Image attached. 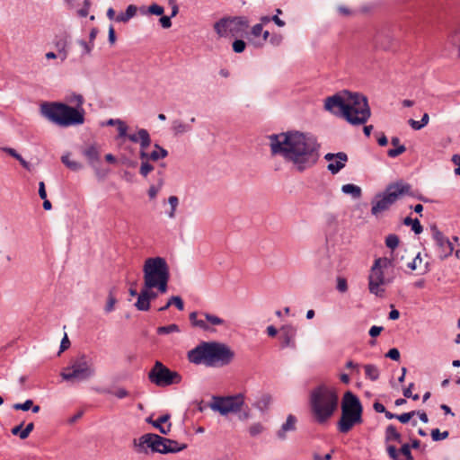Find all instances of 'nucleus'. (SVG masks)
<instances>
[{
	"label": "nucleus",
	"mask_w": 460,
	"mask_h": 460,
	"mask_svg": "<svg viewBox=\"0 0 460 460\" xmlns=\"http://www.w3.org/2000/svg\"><path fill=\"white\" fill-rule=\"evenodd\" d=\"M272 155H279L298 172L314 167L320 157L317 138L299 131H288L269 137Z\"/></svg>",
	"instance_id": "nucleus-1"
},
{
	"label": "nucleus",
	"mask_w": 460,
	"mask_h": 460,
	"mask_svg": "<svg viewBox=\"0 0 460 460\" xmlns=\"http://www.w3.org/2000/svg\"><path fill=\"white\" fill-rule=\"evenodd\" d=\"M324 109L352 125L365 124L371 115L367 99L359 93L341 91L324 101Z\"/></svg>",
	"instance_id": "nucleus-2"
},
{
	"label": "nucleus",
	"mask_w": 460,
	"mask_h": 460,
	"mask_svg": "<svg viewBox=\"0 0 460 460\" xmlns=\"http://www.w3.org/2000/svg\"><path fill=\"white\" fill-rule=\"evenodd\" d=\"M310 411L314 420L319 425L329 422L339 407V395L335 387L320 385L309 395Z\"/></svg>",
	"instance_id": "nucleus-3"
},
{
	"label": "nucleus",
	"mask_w": 460,
	"mask_h": 460,
	"mask_svg": "<svg viewBox=\"0 0 460 460\" xmlns=\"http://www.w3.org/2000/svg\"><path fill=\"white\" fill-rule=\"evenodd\" d=\"M234 356V352L226 345L216 341H202L188 352L190 362L207 367L228 365Z\"/></svg>",
	"instance_id": "nucleus-4"
},
{
	"label": "nucleus",
	"mask_w": 460,
	"mask_h": 460,
	"mask_svg": "<svg viewBox=\"0 0 460 460\" xmlns=\"http://www.w3.org/2000/svg\"><path fill=\"white\" fill-rule=\"evenodd\" d=\"M397 263V259L393 254L391 257H381L375 260L368 275V289L371 294L379 297L385 296V287L391 284L395 279Z\"/></svg>",
	"instance_id": "nucleus-5"
},
{
	"label": "nucleus",
	"mask_w": 460,
	"mask_h": 460,
	"mask_svg": "<svg viewBox=\"0 0 460 460\" xmlns=\"http://www.w3.org/2000/svg\"><path fill=\"white\" fill-rule=\"evenodd\" d=\"M42 115L58 126L67 128L84 122V110L62 102H44L40 106Z\"/></svg>",
	"instance_id": "nucleus-6"
},
{
	"label": "nucleus",
	"mask_w": 460,
	"mask_h": 460,
	"mask_svg": "<svg viewBox=\"0 0 460 460\" xmlns=\"http://www.w3.org/2000/svg\"><path fill=\"white\" fill-rule=\"evenodd\" d=\"M143 279L145 287L155 288L161 294L168 290L170 279V268L163 257L147 258L143 265Z\"/></svg>",
	"instance_id": "nucleus-7"
},
{
	"label": "nucleus",
	"mask_w": 460,
	"mask_h": 460,
	"mask_svg": "<svg viewBox=\"0 0 460 460\" xmlns=\"http://www.w3.org/2000/svg\"><path fill=\"white\" fill-rule=\"evenodd\" d=\"M408 195L422 199L421 197L416 196L409 183L399 181L389 184L383 193L375 196L371 201V214L378 217L381 214L387 211L393 204H394L401 197Z\"/></svg>",
	"instance_id": "nucleus-8"
},
{
	"label": "nucleus",
	"mask_w": 460,
	"mask_h": 460,
	"mask_svg": "<svg viewBox=\"0 0 460 460\" xmlns=\"http://www.w3.org/2000/svg\"><path fill=\"white\" fill-rule=\"evenodd\" d=\"M341 414L337 422L339 432L346 434L354 426L363 422V407L359 399L350 391H347L341 399Z\"/></svg>",
	"instance_id": "nucleus-9"
},
{
	"label": "nucleus",
	"mask_w": 460,
	"mask_h": 460,
	"mask_svg": "<svg viewBox=\"0 0 460 460\" xmlns=\"http://www.w3.org/2000/svg\"><path fill=\"white\" fill-rule=\"evenodd\" d=\"M385 445L391 460H414L409 443H402V436L393 424L385 430Z\"/></svg>",
	"instance_id": "nucleus-10"
},
{
	"label": "nucleus",
	"mask_w": 460,
	"mask_h": 460,
	"mask_svg": "<svg viewBox=\"0 0 460 460\" xmlns=\"http://www.w3.org/2000/svg\"><path fill=\"white\" fill-rule=\"evenodd\" d=\"M95 375L93 359L86 354H79L74 358L70 366L64 368L61 377L66 381L87 380Z\"/></svg>",
	"instance_id": "nucleus-11"
},
{
	"label": "nucleus",
	"mask_w": 460,
	"mask_h": 460,
	"mask_svg": "<svg viewBox=\"0 0 460 460\" xmlns=\"http://www.w3.org/2000/svg\"><path fill=\"white\" fill-rule=\"evenodd\" d=\"M249 27V21L243 16L225 17L214 24V30L220 38L242 36Z\"/></svg>",
	"instance_id": "nucleus-12"
},
{
	"label": "nucleus",
	"mask_w": 460,
	"mask_h": 460,
	"mask_svg": "<svg viewBox=\"0 0 460 460\" xmlns=\"http://www.w3.org/2000/svg\"><path fill=\"white\" fill-rule=\"evenodd\" d=\"M148 378L151 383L160 387L179 384L181 381V376L178 372L172 371L160 361L155 363L148 373Z\"/></svg>",
	"instance_id": "nucleus-13"
},
{
	"label": "nucleus",
	"mask_w": 460,
	"mask_h": 460,
	"mask_svg": "<svg viewBox=\"0 0 460 460\" xmlns=\"http://www.w3.org/2000/svg\"><path fill=\"white\" fill-rule=\"evenodd\" d=\"M244 402L243 395L237 394L228 397H214L210 408L222 415L238 411Z\"/></svg>",
	"instance_id": "nucleus-14"
},
{
	"label": "nucleus",
	"mask_w": 460,
	"mask_h": 460,
	"mask_svg": "<svg viewBox=\"0 0 460 460\" xmlns=\"http://www.w3.org/2000/svg\"><path fill=\"white\" fill-rule=\"evenodd\" d=\"M432 236L438 247L439 248V257L445 259L450 256L454 251L453 243L446 237L438 228L434 226L431 227Z\"/></svg>",
	"instance_id": "nucleus-15"
},
{
	"label": "nucleus",
	"mask_w": 460,
	"mask_h": 460,
	"mask_svg": "<svg viewBox=\"0 0 460 460\" xmlns=\"http://www.w3.org/2000/svg\"><path fill=\"white\" fill-rule=\"evenodd\" d=\"M324 159L330 164H328V170L332 173H338L343 169L348 161V155L344 152H339L336 154L328 153L324 155Z\"/></svg>",
	"instance_id": "nucleus-16"
},
{
	"label": "nucleus",
	"mask_w": 460,
	"mask_h": 460,
	"mask_svg": "<svg viewBox=\"0 0 460 460\" xmlns=\"http://www.w3.org/2000/svg\"><path fill=\"white\" fill-rule=\"evenodd\" d=\"M155 434L147 433L141 436L138 439H134V447L137 453H146L147 448L154 452Z\"/></svg>",
	"instance_id": "nucleus-17"
},
{
	"label": "nucleus",
	"mask_w": 460,
	"mask_h": 460,
	"mask_svg": "<svg viewBox=\"0 0 460 460\" xmlns=\"http://www.w3.org/2000/svg\"><path fill=\"white\" fill-rule=\"evenodd\" d=\"M296 335V328L293 325H285L280 329L279 339L281 341V347H295V337Z\"/></svg>",
	"instance_id": "nucleus-18"
},
{
	"label": "nucleus",
	"mask_w": 460,
	"mask_h": 460,
	"mask_svg": "<svg viewBox=\"0 0 460 460\" xmlns=\"http://www.w3.org/2000/svg\"><path fill=\"white\" fill-rule=\"evenodd\" d=\"M127 137L133 143H139L140 150L148 148L149 146L151 145L150 135L148 131L145 128H140L137 133L129 134L127 136Z\"/></svg>",
	"instance_id": "nucleus-19"
},
{
	"label": "nucleus",
	"mask_w": 460,
	"mask_h": 460,
	"mask_svg": "<svg viewBox=\"0 0 460 460\" xmlns=\"http://www.w3.org/2000/svg\"><path fill=\"white\" fill-rule=\"evenodd\" d=\"M155 447L154 452H158L161 454H167V453H177L179 452V448L173 447V448H167V444H174L175 440H172L169 438H163L157 434H155Z\"/></svg>",
	"instance_id": "nucleus-20"
},
{
	"label": "nucleus",
	"mask_w": 460,
	"mask_h": 460,
	"mask_svg": "<svg viewBox=\"0 0 460 460\" xmlns=\"http://www.w3.org/2000/svg\"><path fill=\"white\" fill-rule=\"evenodd\" d=\"M155 149L152 152H147V148L140 150L139 157L141 160H152L157 161L159 159L164 158L168 155L167 150L161 147L158 145L155 146Z\"/></svg>",
	"instance_id": "nucleus-21"
},
{
	"label": "nucleus",
	"mask_w": 460,
	"mask_h": 460,
	"mask_svg": "<svg viewBox=\"0 0 460 460\" xmlns=\"http://www.w3.org/2000/svg\"><path fill=\"white\" fill-rule=\"evenodd\" d=\"M170 415L164 414L160 416L157 420H152L151 418L147 419V421L151 423L155 429H157L162 434L167 435L171 430Z\"/></svg>",
	"instance_id": "nucleus-22"
},
{
	"label": "nucleus",
	"mask_w": 460,
	"mask_h": 460,
	"mask_svg": "<svg viewBox=\"0 0 460 460\" xmlns=\"http://www.w3.org/2000/svg\"><path fill=\"white\" fill-rule=\"evenodd\" d=\"M296 418L289 414L285 423L282 424L280 429L277 432V436L279 439H286V433L288 431H294L296 429Z\"/></svg>",
	"instance_id": "nucleus-23"
},
{
	"label": "nucleus",
	"mask_w": 460,
	"mask_h": 460,
	"mask_svg": "<svg viewBox=\"0 0 460 460\" xmlns=\"http://www.w3.org/2000/svg\"><path fill=\"white\" fill-rule=\"evenodd\" d=\"M83 155L86 157L89 164H93L100 159V150L96 144L90 145L83 150Z\"/></svg>",
	"instance_id": "nucleus-24"
},
{
	"label": "nucleus",
	"mask_w": 460,
	"mask_h": 460,
	"mask_svg": "<svg viewBox=\"0 0 460 460\" xmlns=\"http://www.w3.org/2000/svg\"><path fill=\"white\" fill-rule=\"evenodd\" d=\"M171 129L174 136H180L187 132H190L192 129V127L190 126V124L177 119L172 121Z\"/></svg>",
	"instance_id": "nucleus-25"
},
{
	"label": "nucleus",
	"mask_w": 460,
	"mask_h": 460,
	"mask_svg": "<svg viewBox=\"0 0 460 460\" xmlns=\"http://www.w3.org/2000/svg\"><path fill=\"white\" fill-rule=\"evenodd\" d=\"M135 306L139 311H148L150 309V303L147 296V289H143L137 296V300L135 303Z\"/></svg>",
	"instance_id": "nucleus-26"
},
{
	"label": "nucleus",
	"mask_w": 460,
	"mask_h": 460,
	"mask_svg": "<svg viewBox=\"0 0 460 460\" xmlns=\"http://www.w3.org/2000/svg\"><path fill=\"white\" fill-rule=\"evenodd\" d=\"M447 42L457 48L460 54V24L454 28L448 35Z\"/></svg>",
	"instance_id": "nucleus-27"
},
{
	"label": "nucleus",
	"mask_w": 460,
	"mask_h": 460,
	"mask_svg": "<svg viewBox=\"0 0 460 460\" xmlns=\"http://www.w3.org/2000/svg\"><path fill=\"white\" fill-rule=\"evenodd\" d=\"M272 402L271 395L269 394H261L255 402V407L260 411H264L269 408Z\"/></svg>",
	"instance_id": "nucleus-28"
},
{
	"label": "nucleus",
	"mask_w": 460,
	"mask_h": 460,
	"mask_svg": "<svg viewBox=\"0 0 460 460\" xmlns=\"http://www.w3.org/2000/svg\"><path fill=\"white\" fill-rule=\"evenodd\" d=\"M198 313L192 312L190 314V321L193 326L199 327L203 331H210L209 325L205 322L204 319H198Z\"/></svg>",
	"instance_id": "nucleus-29"
},
{
	"label": "nucleus",
	"mask_w": 460,
	"mask_h": 460,
	"mask_svg": "<svg viewBox=\"0 0 460 460\" xmlns=\"http://www.w3.org/2000/svg\"><path fill=\"white\" fill-rule=\"evenodd\" d=\"M341 190L345 194H349L355 199H358L361 196V189L360 187L348 183L341 187Z\"/></svg>",
	"instance_id": "nucleus-30"
},
{
	"label": "nucleus",
	"mask_w": 460,
	"mask_h": 460,
	"mask_svg": "<svg viewBox=\"0 0 460 460\" xmlns=\"http://www.w3.org/2000/svg\"><path fill=\"white\" fill-rule=\"evenodd\" d=\"M365 375L367 378H369L372 381H376L379 378V369L376 366L367 364L364 366Z\"/></svg>",
	"instance_id": "nucleus-31"
},
{
	"label": "nucleus",
	"mask_w": 460,
	"mask_h": 460,
	"mask_svg": "<svg viewBox=\"0 0 460 460\" xmlns=\"http://www.w3.org/2000/svg\"><path fill=\"white\" fill-rule=\"evenodd\" d=\"M61 161L67 168H69L72 171L77 172L83 168L81 163L70 160L69 155H62Z\"/></svg>",
	"instance_id": "nucleus-32"
},
{
	"label": "nucleus",
	"mask_w": 460,
	"mask_h": 460,
	"mask_svg": "<svg viewBox=\"0 0 460 460\" xmlns=\"http://www.w3.org/2000/svg\"><path fill=\"white\" fill-rule=\"evenodd\" d=\"M200 315L204 317L205 322L212 325H224L226 321L217 315L208 313H200Z\"/></svg>",
	"instance_id": "nucleus-33"
},
{
	"label": "nucleus",
	"mask_w": 460,
	"mask_h": 460,
	"mask_svg": "<svg viewBox=\"0 0 460 460\" xmlns=\"http://www.w3.org/2000/svg\"><path fill=\"white\" fill-rule=\"evenodd\" d=\"M403 224L405 226H411L412 231L417 234H420L423 230L422 226L417 218L412 219L410 217H407L404 218Z\"/></svg>",
	"instance_id": "nucleus-34"
},
{
	"label": "nucleus",
	"mask_w": 460,
	"mask_h": 460,
	"mask_svg": "<svg viewBox=\"0 0 460 460\" xmlns=\"http://www.w3.org/2000/svg\"><path fill=\"white\" fill-rule=\"evenodd\" d=\"M4 151L6 152L8 155L15 158L20 162L22 166L27 170H31V165L28 162H26L13 148L6 147L4 148Z\"/></svg>",
	"instance_id": "nucleus-35"
},
{
	"label": "nucleus",
	"mask_w": 460,
	"mask_h": 460,
	"mask_svg": "<svg viewBox=\"0 0 460 460\" xmlns=\"http://www.w3.org/2000/svg\"><path fill=\"white\" fill-rule=\"evenodd\" d=\"M385 244L388 248L391 249L390 256L392 255L395 257L394 255V249L398 247L399 244V237L396 234H389L385 238Z\"/></svg>",
	"instance_id": "nucleus-36"
},
{
	"label": "nucleus",
	"mask_w": 460,
	"mask_h": 460,
	"mask_svg": "<svg viewBox=\"0 0 460 460\" xmlns=\"http://www.w3.org/2000/svg\"><path fill=\"white\" fill-rule=\"evenodd\" d=\"M180 328L177 324L172 323L166 326H160L157 328L156 332L160 335L169 334L172 332H179Z\"/></svg>",
	"instance_id": "nucleus-37"
},
{
	"label": "nucleus",
	"mask_w": 460,
	"mask_h": 460,
	"mask_svg": "<svg viewBox=\"0 0 460 460\" xmlns=\"http://www.w3.org/2000/svg\"><path fill=\"white\" fill-rule=\"evenodd\" d=\"M168 203L170 205V210L167 212V215L170 218H174L175 212L179 205V199L176 196H170L168 199Z\"/></svg>",
	"instance_id": "nucleus-38"
},
{
	"label": "nucleus",
	"mask_w": 460,
	"mask_h": 460,
	"mask_svg": "<svg viewBox=\"0 0 460 460\" xmlns=\"http://www.w3.org/2000/svg\"><path fill=\"white\" fill-rule=\"evenodd\" d=\"M171 305H174L180 311H182L184 309L183 300L179 296H172L169 298V300L167 301V306Z\"/></svg>",
	"instance_id": "nucleus-39"
},
{
	"label": "nucleus",
	"mask_w": 460,
	"mask_h": 460,
	"mask_svg": "<svg viewBox=\"0 0 460 460\" xmlns=\"http://www.w3.org/2000/svg\"><path fill=\"white\" fill-rule=\"evenodd\" d=\"M164 185V179L162 177H160L158 180H157V184L156 185H151L149 190H148V196L150 199H155L158 192L160 191L161 188L163 187Z\"/></svg>",
	"instance_id": "nucleus-40"
},
{
	"label": "nucleus",
	"mask_w": 460,
	"mask_h": 460,
	"mask_svg": "<svg viewBox=\"0 0 460 460\" xmlns=\"http://www.w3.org/2000/svg\"><path fill=\"white\" fill-rule=\"evenodd\" d=\"M58 49V57L60 58L61 61H65L67 58V50H66V41H58L56 44Z\"/></svg>",
	"instance_id": "nucleus-41"
},
{
	"label": "nucleus",
	"mask_w": 460,
	"mask_h": 460,
	"mask_svg": "<svg viewBox=\"0 0 460 460\" xmlns=\"http://www.w3.org/2000/svg\"><path fill=\"white\" fill-rule=\"evenodd\" d=\"M264 431V427L261 423L256 422L249 427V433L252 437H256Z\"/></svg>",
	"instance_id": "nucleus-42"
},
{
	"label": "nucleus",
	"mask_w": 460,
	"mask_h": 460,
	"mask_svg": "<svg viewBox=\"0 0 460 460\" xmlns=\"http://www.w3.org/2000/svg\"><path fill=\"white\" fill-rule=\"evenodd\" d=\"M67 102L72 104H75V108L83 109L82 105L84 103V98L80 94L73 93L71 96L67 98Z\"/></svg>",
	"instance_id": "nucleus-43"
},
{
	"label": "nucleus",
	"mask_w": 460,
	"mask_h": 460,
	"mask_svg": "<svg viewBox=\"0 0 460 460\" xmlns=\"http://www.w3.org/2000/svg\"><path fill=\"white\" fill-rule=\"evenodd\" d=\"M448 431L440 432L438 429H434L431 430V438L434 441L446 439L447 438H448Z\"/></svg>",
	"instance_id": "nucleus-44"
},
{
	"label": "nucleus",
	"mask_w": 460,
	"mask_h": 460,
	"mask_svg": "<svg viewBox=\"0 0 460 460\" xmlns=\"http://www.w3.org/2000/svg\"><path fill=\"white\" fill-rule=\"evenodd\" d=\"M153 170H154V167L152 164H150L148 163V160H143L140 169H139V173L143 177H146L148 175V173L151 172Z\"/></svg>",
	"instance_id": "nucleus-45"
},
{
	"label": "nucleus",
	"mask_w": 460,
	"mask_h": 460,
	"mask_svg": "<svg viewBox=\"0 0 460 460\" xmlns=\"http://www.w3.org/2000/svg\"><path fill=\"white\" fill-rule=\"evenodd\" d=\"M416 415V411H409V412H405V413H402V414H397V417L396 419L401 422V423H407L409 422L412 417H414Z\"/></svg>",
	"instance_id": "nucleus-46"
},
{
	"label": "nucleus",
	"mask_w": 460,
	"mask_h": 460,
	"mask_svg": "<svg viewBox=\"0 0 460 460\" xmlns=\"http://www.w3.org/2000/svg\"><path fill=\"white\" fill-rule=\"evenodd\" d=\"M117 303V299L116 297L112 295V292L111 291L110 294H109V296H108V300H107V304L105 305V312L106 313H111V311L114 310V305L115 304Z\"/></svg>",
	"instance_id": "nucleus-47"
},
{
	"label": "nucleus",
	"mask_w": 460,
	"mask_h": 460,
	"mask_svg": "<svg viewBox=\"0 0 460 460\" xmlns=\"http://www.w3.org/2000/svg\"><path fill=\"white\" fill-rule=\"evenodd\" d=\"M406 150L405 146H397L395 148L389 149L387 155L389 157L394 158L404 153Z\"/></svg>",
	"instance_id": "nucleus-48"
},
{
	"label": "nucleus",
	"mask_w": 460,
	"mask_h": 460,
	"mask_svg": "<svg viewBox=\"0 0 460 460\" xmlns=\"http://www.w3.org/2000/svg\"><path fill=\"white\" fill-rule=\"evenodd\" d=\"M33 405V402L31 399L26 400L22 403H14L13 408L14 410L29 411Z\"/></svg>",
	"instance_id": "nucleus-49"
},
{
	"label": "nucleus",
	"mask_w": 460,
	"mask_h": 460,
	"mask_svg": "<svg viewBox=\"0 0 460 460\" xmlns=\"http://www.w3.org/2000/svg\"><path fill=\"white\" fill-rule=\"evenodd\" d=\"M245 47H246V44L243 40H235L234 42H233V50L235 52V53H242L244 51L245 49Z\"/></svg>",
	"instance_id": "nucleus-50"
},
{
	"label": "nucleus",
	"mask_w": 460,
	"mask_h": 460,
	"mask_svg": "<svg viewBox=\"0 0 460 460\" xmlns=\"http://www.w3.org/2000/svg\"><path fill=\"white\" fill-rule=\"evenodd\" d=\"M117 127H118V132H119L118 137H119V138L127 137V136H128V134H127V130H128L127 124L123 120L120 119L119 124L117 125Z\"/></svg>",
	"instance_id": "nucleus-51"
},
{
	"label": "nucleus",
	"mask_w": 460,
	"mask_h": 460,
	"mask_svg": "<svg viewBox=\"0 0 460 460\" xmlns=\"http://www.w3.org/2000/svg\"><path fill=\"white\" fill-rule=\"evenodd\" d=\"M148 13L155 15H162L164 8L156 4H153L148 7Z\"/></svg>",
	"instance_id": "nucleus-52"
},
{
	"label": "nucleus",
	"mask_w": 460,
	"mask_h": 460,
	"mask_svg": "<svg viewBox=\"0 0 460 460\" xmlns=\"http://www.w3.org/2000/svg\"><path fill=\"white\" fill-rule=\"evenodd\" d=\"M78 44L83 48V54H90L93 48V43H87L83 40H78Z\"/></svg>",
	"instance_id": "nucleus-53"
},
{
	"label": "nucleus",
	"mask_w": 460,
	"mask_h": 460,
	"mask_svg": "<svg viewBox=\"0 0 460 460\" xmlns=\"http://www.w3.org/2000/svg\"><path fill=\"white\" fill-rule=\"evenodd\" d=\"M269 40H270V43L272 44L273 46H279L282 43L283 36L281 34L273 33L270 37Z\"/></svg>",
	"instance_id": "nucleus-54"
},
{
	"label": "nucleus",
	"mask_w": 460,
	"mask_h": 460,
	"mask_svg": "<svg viewBox=\"0 0 460 460\" xmlns=\"http://www.w3.org/2000/svg\"><path fill=\"white\" fill-rule=\"evenodd\" d=\"M137 11V7L134 4H129L125 12L126 18L129 21L131 18H133Z\"/></svg>",
	"instance_id": "nucleus-55"
},
{
	"label": "nucleus",
	"mask_w": 460,
	"mask_h": 460,
	"mask_svg": "<svg viewBox=\"0 0 460 460\" xmlns=\"http://www.w3.org/2000/svg\"><path fill=\"white\" fill-rule=\"evenodd\" d=\"M91 6L90 0H84V7L78 11V15L81 17H85L88 15L89 9Z\"/></svg>",
	"instance_id": "nucleus-56"
},
{
	"label": "nucleus",
	"mask_w": 460,
	"mask_h": 460,
	"mask_svg": "<svg viewBox=\"0 0 460 460\" xmlns=\"http://www.w3.org/2000/svg\"><path fill=\"white\" fill-rule=\"evenodd\" d=\"M420 253H418L414 259L407 264V267L411 270H414L418 268L419 264L421 262Z\"/></svg>",
	"instance_id": "nucleus-57"
},
{
	"label": "nucleus",
	"mask_w": 460,
	"mask_h": 460,
	"mask_svg": "<svg viewBox=\"0 0 460 460\" xmlns=\"http://www.w3.org/2000/svg\"><path fill=\"white\" fill-rule=\"evenodd\" d=\"M34 424L32 422L29 423L25 429L21 433V438L25 439L29 437L30 433L33 430Z\"/></svg>",
	"instance_id": "nucleus-58"
},
{
	"label": "nucleus",
	"mask_w": 460,
	"mask_h": 460,
	"mask_svg": "<svg viewBox=\"0 0 460 460\" xmlns=\"http://www.w3.org/2000/svg\"><path fill=\"white\" fill-rule=\"evenodd\" d=\"M385 356L393 360H399L400 352L397 349L394 348L389 349Z\"/></svg>",
	"instance_id": "nucleus-59"
},
{
	"label": "nucleus",
	"mask_w": 460,
	"mask_h": 460,
	"mask_svg": "<svg viewBox=\"0 0 460 460\" xmlns=\"http://www.w3.org/2000/svg\"><path fill=\"white\" fill-rule=\"evenodd\" d=\"M262 23H258V24H255L252 28V31H251V34L253 36V37H259L261 33H262Z\"/></svg>",
	"instance_id": "nucleus-60"
},
{
	"label": "nucleus",
	"mask_w": 460,
	"mask_h": 460,
	"mask_svg": "<svg viewBox=\"0 0 460 460\" xmlns=\"http://www.w3.org/2000/svg\"><path fill=\"white\" fill-rule=\"evenodd\" d=\"M159 22L164 29H168L172 26L171 16H162Z\"/></svg>",
	"instance_id": "nucleus-61"
},
{
	"label": "nucleus",
	"mask_w": 460,
	"mask_h": 460,
	"mask_svg": "<svg viewBox=\"0 0 460 460\" xmlns=\"http://www.w3.org/2000/svg\"><path fill=\"white\" fill-rule=\"evenodd\" d=\"M337 289L340 292H345L348 289L347 281L345 279H338Z\"/></svg>",
	"instance_id": "nucleus-62"
},
{
	"label": "nucleus",
	"mask_w": 460,
	"mask_h": 460,
	"mask_svg": "<svg viewBox=\"0 0 460 460\" xmlns=\"http://www.w3.org/2000/svg\"><path fill=\"white\" fill-rule=\"evenodd\" d=\"M452 162L456 165L455 173L456 175H460V155H454L452 157Z\"/></svg>",
	"instance_id": "nucleus-63"
},
{
	"label": "nucleus",
	"mask_w": 460,
	"mask_h": 460,
	"mask_svg": "<svg viewBox=\"0 0 460 460\" xmlns=\"http://www.w3.org/2000/svg\"><path fill=\"white\" fill-rule=\"evenodd\" d=\"M382 331H383V327L374 325L369 330V335L371 337H376L381 333Z\"/></svg>",
	"instance_id": "nucleus-64"
}]
</instances>
